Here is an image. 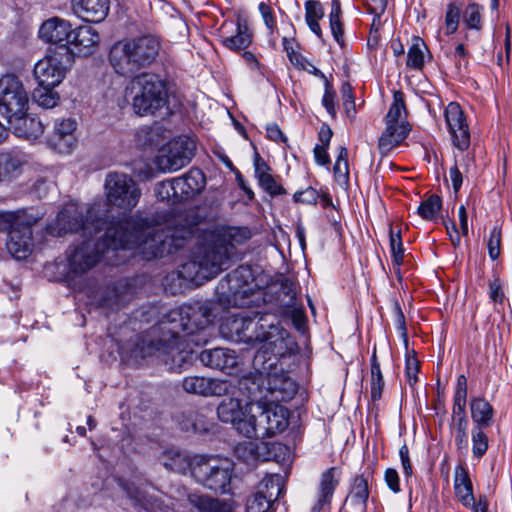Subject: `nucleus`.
Listing matches in <instances>:
<instances>
[{
  "mask_svg": "<svg viewBox=\"0 0 512 512\" xmlns=\"http://www.w3.org/2000/svg\"><path fill=\"white\" fill-rule=\"evenodd\" d=\"M461 9L455 3H449L445 15V26L447 34H453L457 31L460 20Z\"/></svg>",
  "mask_w": 512,
  "mask_h": 512,
  "instance_id": "nucleus-50",
  "label": "nucleus"
},
{
  "mask_svg": "<svg viewBox=\"0 0 512 512\" xmlns=\"http://www.w3.org/2000/svg\"><path fill=\"white\" fill-rule=\"evenodd\" d=\"M95 301L99 307L117 310L121 307V294L117 286H107Z\"/></svg>",
  "mask_w": 512,
  "mask_h": 512,
  "instance_id": "nucleus-45",
  "label": "nucleus"
},
{
  "mask_svg": "<svg viewBox=\"0 0 512 512\" xmlns=\"http://www.w3.org/2000/svg\"><path fill=\"white\" fill-rule=\"evenodd\" d=\"M258 183L260 187L272 197L286 194L285 188L277 183L272 174L261 178L258 180Z\"/></svg>",
  "mask_w": 512,
  "mask_h": 512,
  "instance_id": "nucleus-51",
  "label": "nucleus"
},
{
  "mask_svg": "<svg viewBox=\"0 0 512 512\" xmlns=\"http://www.w3.org/2000/svg\"><path fill=\"white\" fill-rule=\"evenodd\" d=\"M29 97L22 81L14 74L0 78V113L4 117L28 111Z\"/></svg>",
  "mask_w": 512,
  "mask_h": 512,
  "instance_id": "nucleus-13",
  "label": "nucleus"
},
{
  "mask_svg": "<svg viewBox=\"0 0 512 512\" xmlns=\"http://www.w3.org/2000/svg\"><path fill=\"white\" fill-rule=\"evenodd\" d=\"M394 314H395V324L397 330L400 332L401 336L403 337L404 341H408L407 336V328H406V322H405V316L404 313L399 305L398 302L394 303L393 306Z\"/></svg>",
  "mask_w": 512,
  "mask_h": 512,
  "instance_id": "nucleus-59",
  "label": "nucleus"
},
{
  "mask_svg": "<svg viewBox=\"0 0 512 512\" xmlns=\"http://www.w3.org/2000/svg\"><path fill=\"white\" fill-rule=\"evenodd\" d=\"M384 479L387 486L394 492L400 491L399 475L398 472L393 468H388L385 471Z\"/></svg>",
  "mask_w": 512,
  "mask_h": 512,
  "instance_id": "nucleus-64",
  "label": "nucleus"
},
{
  "mask_svg": "<svg viewBox=\"0 0 512 512\" xmlns=\"http://www.w3.org/2000/svg\"><path fill=\"white\" fill-rule=\"evenodd\" d=\"M442 208L441 197L432 194L418 206L417 213L421 218L427 221H433L439 215Z\"/></svg>",
  "mask_w": 512,
  "mask_h": 512,
  "instance_id": "nucleus-44",
  "label": "nucleus"
},
{
  "mask_svg": "<svg viewBox=\"0 0 512 512\" xmlns=\"http://www.w3.org/2000/svg\"><path fill=\"white\" fill-rule=\"evenodd\" d=\"M160 49L159 39L152 35L124 38L110 47L108 61L117 75L133 78L156 62Z\"/></svg>",
  "mask_w": 512,
  "mask_h": 512,
  "instance_id": "nucleus-4",
  "label": "nucleus"
},
{
  "mask_svg": "<svg viewBox=\"0 0 512 512\" xmlns=\"http://www.w3.org/2000/svg\"><path fill=\"white\" fill-rule=\"evenodd\" d=\"M190 282L181 275V266L177 271L168 273L162 282L166 293L177 295L184 292Z\"/></svg>",
  "mask_w": 512,
  "mask_h": 512,
  "instance_id": "nucleus-41",
  "label": "nucleus"
},
{
  "mask_svg": "<svg viewBox=\"0 0 512 512\" xmlns=\"http://www.w3.org/2000/svg\"><path fill=\"white\" fill-rule=\"evenodd\" d=\"M100 34L91 26H80L73 29L70 44L78 49V53L89 55L99 45Z\"/></svg>",
  "mask_w": 512,
  "mask_h": 512,
  "instance_id": "nucleus-32",
  "label": "nucleus"
},
{
  "mask_svg": "<svg viewBox=\"0 0 512 512\" xmlns=\"http://www.w3.org/2000/svg\"><path fill=\"white\" fill-rule=\"evenodd\" d=\"M427 46L419 37H413L412 44L408 50L406 65L413 70H421L425 63Z\"/></svg>",
  "mask_w": 512,
  "mask_h": 512,
  "instance_id": "nucleus-40",
  "label": "nucleus"
},
{
  "mask_svg": "<svg viewBox=\"0 0 512 512\" xmlns=\"http://www.w3.org/2000/svg\"><path fill=\"white\" fill-rule=\"evenodd\" d=\"M191 475L204 488L219 494L231 491L234 471L232 460L217 456H200L191 464Z\"/></svg>",
  "mask_w": 512,
  "mask_h": 512,
  "instance_id": "nucleus-9",
  "label": "nucleus"
},
{
  "mask_svg": "<svg viewBox=\"0 0 512 512\" xmlns=\"http://www.w3.org/2000/svg\"><path fill=\"white\" fill-rule=\"evenodd\" d=\"M253 40V34L245 21L238 20L236 24V34L231 36H221V43L227 49L238 52L248 48Z\"/></svg>",
  "mask_w": 512,
  "mask_h": 512,
  "instance_id": "nucleus-33",
  "label": "nucleus"
},
{
  "mask_svg": "<svg viewBox=\"0 0 512 512\" xmlns=\"http://www.w3.org/2000/svg\"><path fill=\"white\" fill-rule=\"evenodd\" d=\"M266 283L261 266L240 265L218 282L216 301L225 309L259 307L264 300L261 287Z\"/></svg>",
  "mask_w": 512,
  "mask_h": 512,
  "instance_id": "nucleus-3",
  "label": "nucleus"
},
{
  "mask_svg": "<svg viewBox=\"0 0 512 512\" xmlns=\"http://www.w3.org/2000/svg\"><path fill=\"white\" fill-rule=\"evenodd\" d=\"M454 489L456 496L465 507L473 504V487L467 471L459 466L455 470Z\"/></svg>",
  "mask_w": 512,
  "mask_h": 512,
  "instance_id": "nucleus-36",
  "label": "nucleus"
},
{
  "mask_svg": "<svg viewBox=\"0 0 512 512\" xmlns=\"http://www.w3.org/2000/svg\"><path fill=\"white\" fill-rule=\"evenodd\" d=\"M341 470L338 467H330L321 474L318 499L312 507V512H319L326 504L331 502L334 491L340 482Z\"/></svg>",
  "mask_w": 512,
  "mask_h": 512,
  "instance_id": "nucleus-30",
  "label": "nucleus"
},
{
  "mask_svg": "<svg viewBox=\"0 0 512 512\" xmlns=\"http://www.w3.org/2000/svg\"><path fill=\"white\" fill-rule=\"evenodd\" d=\"M260 374L266 375L268 389L272 394L278 393L275 396L276 400L287 401L291 399L297 392V384L287 374L284 373L283 369L280 372L277 371V366L267 369H257Z\"/></svg>",
  "mask_w": 512,
  "mask_h": 512,
  "instance_id": "nucleus-22",
  "label": "nucleus"
},
{
  "mask_svg": "<svg viewBox=\"0 0 512 512\" xmlns=\"http://www.w3.org/2000/svg\"><path fill=\"white\" fill-rule=\"evenodd\" d=\"M97 264L98 258H56L44 265V274L49 280L71 283Z\"/></svg>",
  "mask_w": 512,
  "mask_h": 512,
  "instance_id": "nucleus-16",
  "label": "nucleus"
},
{
  "mask_svg": "<svg viewBox=\"0 0 512 512\" xmlns=\"http://www.w3.org/2000/svg\"><path fill=\"white\" fill-rule=\"evenodd\" d=\"M105 205L94 202L84 207L76 203H67L58 212L56 218L46 225L45 231L53 237H63L67 234L81 233L85 237H91L102 230L105 236L110 238L115 247L116 233L113 222L109 220Z\"/></svg>",
  "mask_w": 512,
  "mask_h": 512,
  "instance_id": "nucleus-2",
  "label": "nucleus"
},
{
  "mask_svg": "<svg viewBox=\"0 0 512 512\" xmlns=\"http://www.w3.org/2000/svg\"><path fill=\"white\" fill-rule=\"evenodd\" d=\"M55 87H45L39 85L34 89L32 97L34 101L41 107L49 109L55 107L60 97L57 92L54 91Z\"/></svg>",
  "mask_w": 512,
  "mask_h": 512,
  "instance_id": "nucleus-42",
  "label": "nucleus"
},
{
  "mask_svg": "<svg viewBox=\"0 0 512 512\" xmlns=\"http://www.w3.org/2000/svg\"><path fill=\"white\" fill-rule=\"evenodd\" d=\"M268 316L259 313L253 316L230 315L220 324V334L229 341L256 346L263 329L268 326Z\"/></svg>",
  "mask_w": 512,
  "mask_h": 512,
  "instance_id": "nucleus-10",
  "label": "nucleus"
},
{
  "mask_svg": "<svg viewBox=\"0 0 512 512\" xmlns=\"http://www.w3.org/2000/svg\"><path fill=\"white\" fill-rule=\"evenodd\" d=\"M463 20L469 29L479 30L481 28L480 6L476 3L469 4L464 11Z\"/></svg>",
  "mask_w": 512,
  "mask_h": 512,
  "instance_id": "nucleus-49",
  "label": "nucleus"
},
{
  "mask_svg": "<svg viewBox=\"0 0 512 512\" xmlns=\"http://www.w3.org/2000/svg\"><path fill=\"white\" fill-rule=\"evenodd\" d=\"M452 429L455 433V443L459 449L467 446V427L468 420L452 421Z\"/></svg>",
  "mask_w": 512,
  "mask_h": 512,
  "instance_id": "nucleus-54",
  "label": "nucleus"
},
{
  "mask_svg": "<svg viewBox=\"0 0 512 512\" xmlns=\"http://www.w3.org/2000/svg\"><path fill=\"white\" fill-rule=\"evenodd\" d=\"M221 237L231 246L243 244L252 237L251 230L247 226H228L221 230Z\"/></svg>",
  "mask_w": 512,
  "mask_h": 512,
  "instance_id": "nucleus-43",
  "label": "nucleus"
},
{
  "mask_svg": "<svg viewBox=\"0 0 512 512\" xmlns=\"http://www.w3.org/2000/svg\"><path fill=\"white\" fill-rule=\"evenodd\" d=\"M27 162V156L21 151L11 150L0 153V183L18 178Z\"/></svg>",
  "mask_w": 512,
  "mask_h": 512,
  "instance_id": "nucleus-29",
  "label": "nucleus"
},
{
  "mask_svg": "<svg viewBox=\"0 0 512 512\" xmlns=\"http://www.w3.org/2000/svg\"><path fill=\"white\" fill-rule=\"evenodd\" d=\"M104 190L106 203H101L105 205L109 220L113 222V232L117 231L115 248L124 247L128 242V234L123 230L125 223L123 221L115 222L111 219L109 207H117L124 213H130L140 200L141 189L131 176L124 173L110 172L106 176Z\"/></svg>",
  "mask_w": 512,
  "mask_h": 512,
  "instance_id": "nucleus-5",
  "label": "nucleus"
},
{
  "mask_svg": "<svg viewBox=\"0 0 512 512\" xmlns=\"http://www.w3.org/2000/svg\"><path fill=\"white\" fill-rule=\"evenodd\" d=\"M155 194L157 198L161 201H168L172 203H178V191L176 190V182L175 179H169L157 183L155 187Z\"/></svg>",
  "mask_w": 512,
  "mask_h": 512,
  "instance_id": "nucleus-46",
  "label": "nucleus"
},
{
  "mask_svg": "<svg viewBox=\"0 0 512 512\" xmlns=\"http://www.w3.org/2000/svg\"><path fill=\"white\" fill-rule=\"evenodd\" d=\"M283 491V478L279 474L266 476L247 498L246 512H269Z\"/></svg>",
  "mask_w": 512,
  "mask_h": 512,
  "instance_id": "nucleus-18",
  "label": "nucleus"
},
{
  "mask_svg": "<svg viewBox=\"0 0 512 512\" xmlns=\"http://www.w3.org/2000/svg\"><path fill=\"white\" fill-rule=\"evenodd\" d=\"M243 407L239 399L225 398L217 407V415L221 422L230 423L232 426L240 416H243Z\"/></svg>",
  "mask_w": 512,
  "mask_h": 512,
  "instance_id": "nucleus-39",
  "label": "nucleus"
},
{
  "mask_svg": "<svg viewBox=\"0 0 512 512\" xmlns=\"http://www.w3.org/2000/svg\"><path fill=\"white\" fill-rule=\"evenodd\" d=\"M269 416H264L263 406L259 401L255 403V423L257 429V438H270L267 421Z\"/></svg>",
  "mask_w": 512,
  "mask_h": 512,
  "instance_id": "nucleus-48",
  "label": "nucleus"
},
{
  "mask_svg": "<svg viewBox=\"0 0 512 512\" xmlns=\"http://www.w3.org/2000/svg\"><path fill=\"white\" fill-rule=\"evenodd\" d=\"M33 209H22L0 215V229L7 231L6 248L11 256H29L34 246L33 226L40 220Z\"/></svg>",
  "mask_w": 512,
  "mask_h": 512,
  "instance_id": "nucleus-8",
  "label": "nucleus"
},
{
  "mask_svg": "<svg viewBox=\"0 0 512 512\" xmlns=\"http://www.w3.org/2000/svg\"><path fill=\"white\" fill-rule=\"evenodd\" d=\"M419 371V361L413 356L406 358V375L410 385L417 381V373Z\"/></svg>",
  "mask_w": 512,
  "mask_h": 512,
  "instance_id": "nucleus-61",
  "label": "nucleus"
},
{
  "mask_svg": "<svg viewBox=\"0 0 512 512\" xmlns=\"http://www.w3.org/2000/svg\"><path fill=\"white\" fill-rule=\"evenodd\" d=\"M368 498V479L364 477V475L356 476L351 485L346 502H350L353 506L359 508V510L363 512L367 508Z\"/></svg>",
  "mask_w": 512,
  "mask_h": 512,
  "instance_id": "nucleus-37",
  "label": "nucleus"
},
{
  "mask_svg": "<svg viewBox=\"0 0 512 512\" xmlns=\"http://www.w3.org/2000/svg\"><path fill=\"white\" fill-rule=\"evenodd\" d=\"M402 112H406L404 95L394 91L393 102L385 117L386 129L378 140V149L382 155H387L407 138L411 126L407 120H401Z\"/></svg>",
  "mask_w": 512,
  "mask_h": 512,
  "instance_id": "nucleus-11",
  "label": "nucleus"
},
{
  "mask_svg": "<svg viewBox=\"0 0 512 512\" xmlns=\"http://www.w3.org/2000/svg\"><path fill=\"white\" fill-rule=\"evenodd\" d=\"M128 498L138 512H170L171 509L165 505L159 498L146 494L134 484H125L123 486Z\"/></svg>",
  "mask_w": 512,
  "mask_h": 512,
  "instance_id": "nucleus-28",
  "label": "nucleus"
},
{
  "mask_svg": "<svg viewBox=\"0 0 512 512\" xmlns=\"http://www.w3.org/2000/svg\"><path fill=\"white\" fill-rule=\"evenodd\" d=\"M76 128L77 123L72 118L56 120L53 131L47 138V144L58 153H70L76 145Z\"/></svg>",
  "mask_w": 512,
  "mask_h": 512,
  "instance_id": "nucleus-20",
  "label": "nucleus"
},
{
  "mask_svg": "<svg viewBox=\"0 0 512 512\" xmlns=\"http://www.w3.org/2000/svg\"><path fill=\"white\" fill-rule=\"evenodd\" d=\"M74 13L87 22L100 23L108 15L110 0H71Z\"/></svg>",
  "mask_w": 512,
  "mask_h": 512,
  "instance_id": "nucleus-26",
  "label": "nucleus"
},
{
  "mask_svg": "<svg viewBox=\"0 0 512 512\" xmlns=\"http://www.w3.org/2000/svg\"><path fill=\"white\" fill-rule=\"evenodd\" d=\"M182 387L187 393L202 396H220L227 392L226 382L200 376L185 377L182 381Z\"/></svg>",
  "mask_w": 512,
  "mask_h": 512,
  "instance_id": "nucleus-27",
  "label": "nucleus"
},
{
  "mask_svg": "<svg viewBox=\"0 0 512 512\" xmlns=\"http://www.w3.org/2000/svg\"><path fill=\"white\" fill-rule=\"evenodd\" d=\"M174 179L180 202L194 198L201 193L206 185V177L198 168H191L183 176Z\"/></svg>",
  "mask_w": 512,
  "mask_h": 512,
  "instance_id": "nucleus-25",
  "label": "nucleus"
},
{
  "mask_svg": "<svg viewBox=\"0 0 512 512\" xmlns=\"http://www.w3.org/2000/svg\"><path fill=\"white\" fill-rule=\"evenodd\" d=\"M254 171L255 177L257 180L265 177L266 175H270L271 168L270 166L263 160L258 152H255L254 155Z\"/></svg>",
  "mask_w": 512,
  "mask_h": 512,
  "instance_id": "nucleus-60",
  "label": "nucleus"
},
{
  "mask_svg": "<svg viewBox=\"0 0 512 512\" xmlns=\"http://www.w3.org/2000/svg\"><path fill=\"white\" fill-rule=\"evenodd\" d=\"M268 316V326L260 335L259 344H262L256 352L253 365L256 369L267 371L277 366L280 358L296 352L297 344L291 334L283 328L275 319Z\"/></svg>",
  "mask_w": 512,
  "mask_h": 512,
  "instance_id": "nucleus-7",
  "label": "nucleus"
},
{
  "mask_svg": "<svg viewBox=\"0 0 512 512\" xmlns=\"http://www.w3.org/2000/svg\"><path fill=\"white\" fill-rule=\"evenodd\" d=\"M232 258H188L181 264V275L191 284L200 286L231 266Z\"/></svg>",
  "mask_w": 512,
  "mask_h": 512,
  "instance_id": "nucleus-14",
  "label": "nucleus"
},
{
  "mask_svg": "<svg viewBox=\"0 0 512 512\" xmlns=\"http://www.w3.org/2000/svg\"><path fill=\"white\" fill-rule=\"evenodd\" d=\"M319 198V193L313 187H307L305 190L294 193L293 200L296 203L303 204H316Z\"/></svg>",
  "mask_w": 512,
  "mask_h": 512,
  "instance_id": "nucleus-56",
  "label": "nucleus"
},
{
  "mask_svg": "<svg viewBox=\"0 0 512 512\" xmlns=\"http://www.w3.org/2000/svg\"><path fill=\"white\" fill-rule=\"evenodd\" d=\"M203 415H200L197 412L191 411L188 415L187 422H182V428L186 431L192 430L194 432H202L206 431L207 428L204 426V423L201 421Z\"/></svg>",
  "mask_w": 512,
  "mask_h": 512,
  "instance_id": "nucleus-57",
  "label": "nucleus"
},
{
  "mask_svg": "<svg viewBox=\"0 0 512 512\" xmlns=\"http://www.w3.org/2000/svg\"><path fill=\"white\" fill-rule=\"evenodd\" d=\"M501 231L499 228L494 227L489 236L487 243L489 256H500L501 250Z\"/></svg>",
  "mask_w": 512,
  "mask_h": 512,
  "instance_id": "nucleus-58",
  "label": "nucleus"
},
{
  "mask_svg": "<svg viewBox=\"0 0 512 512\" xmlns=\"http://www.w3.org/2000/svg\"><path fill=\"white\" fill-rule=\"evenodd\" d=\"M325 91L322 98V104L325 107L326 111L331 115L332 118L336 117V108H335V98L336 93L333 89L332 84L329 81H326L324 84Z\"/></svg>",
  "mask_w": 512,
  "mask_h": 512,
  "instance_id": "nucleus-55",
  "label": "nucleus"
},
{
  "mask_svg": "<svg viewBox=\"0 0 512 512\" xmlns=\"http://www.w3.org/2000/svg\"><path fill=\"white\" fill-rule=\"evenodd\" d=\"M265 276L267 283L261 287L264 293L262 304L270 303L283 311L294 307L297 295L296 284L283 275L273 278L265 272Z\"/></svg>",
  "mask_w": 512,
  "mask_h": 512,
  "instance_id": "nucleus-17",
  "label": "nucleus"
},
{
  "mask_svg": "<svg viewBox=\"0 0 512 512\" xmlns=\"http://www.w3.org/2000/svg\"><path fill=\"white\" fill-rule=\"evenodd\" d=\"M74 59V52L62 47L60 50L50 51L48 55L39 60L33 70L39 85L56 87L65 78L68 67Z\"/></svg>",
  "mask_w": 512,
  "mask_h": 512,
  "instance_id": "nucleus-12",
  "label": "nucleus"
},
{
  "mask_svg": "<svg viewBox=\"0 0 512 512\" xmlns=\"http://www.w3.org/2000/svg\"><path fill=\"white\" fill-rule=\"evenodd\" d=\"M483 429L481 427L472 429V453L475 458H481L488 449V436Z\"/></svg>",
  "mask_w": 512,
  "mask_h": 512,
  "instance_id": "nucleus-47",
  "label": "nucleus"
},
{
  "mask_svg": "<svg viewBox=\"0 0 512 512\" xmlns=\"http://www.w3.org/2000/svg\"><path fill=\"white\" fill-rule=\"evenodd\" d=\"M489 297L495 303H502L504 300V293L499 278H495L489 285Z\"/></svg>",
  "mask_w": 512,
  "mask_h": 512,
  "instance_id": "nucleus-63",
  "label": "nucleus"
},
{
  "mask_svg": "<svg viewBox=\"0 0 512 512\" xmlns=\"http://www.w3.org/2000/svg\"><path fill=\"white\" fill-rule=\"evenodd\" d=\"M264 416H269L267 421L270 437L283 432L288 426V409L278 405L269 404L263 406Z\"/></svg>",
  "mask_w": 512,
  "mask_h": 512,
  "instance_id": "nucleus-34",
  "label": "nucleus"
},
{
  "mask_svg": "<svg viewBox=\"0 0 512 512\" xmlns=\"http://www.w3.org/2000/svg\"><path fill=\"white\" fill-rule=\"evenodd\" d=\"M72 33L71 24L58 17L46 20L39 29V37L47 43L55 44L54 50L64 47L68 51H73L69 46Z\"/></svg>",
  "mask_w": 512,
  "mask_h": 512,
  "instance_id": "nucleus-21",
  "label": "nucleus"
},
{
  "mask_svg": "<svg viewBox=\"0 0 512 512\" xmlns=\"http://www.w3.org/2000/svg\"><path fill=\"white\" fill-rule=\"evenodd\" d=\"M366 7L371 14H374V20H379L386 10L387 0H366Z\"/></svg>",
  "mask_w": 512,
  "mask_h": 512,
  "instance_id": "nucleus-62",
  "label": "nucleus"
},
{
  "mask_svg": "<svg viewBox=\"0 0 512 512\" xmlns=\"http://www.w3.org/2000/svg\"><path fill=\"white\" fill-rule=\"evenodd\" d=\"M198 358L203 365L227 373L237 366L235 351L228 348L206 349L198 355Z\"/></svg>",
  "mask_w": 512,
  "mask_h": 512,
  "instance_id": "nucleus-24",
  "label": "nucleus"
},
{
  "mask_svg": "<svg viewBox=\"0 0 512 512\" xmlns=\"http://www.w3.org/2000/svg\"><path fill=\"white\" fill-rule=\"evenodd\" d=\"M187 501L198 512H234L232 504L220 498L202 493H189Z\"/></svg>",
  "mask_w": 512,
  "mask_h": 512,
  "instance_id": "nucleus-31",
  "label": "nucleus"
},
{
  "mask_svg": "<svg viewBox=\"0 0 512 512\" xmlns=\"http://www.w3.org/2000/svg\"><path fill=\"white\" fill-rule=\"evenodd\" d=\"M471 418L475 427L487 428L493 424L494 409L484 398H472L470 401Z\"/></svg>",
  "mask_w": 512,
  "mask_h": 512,
  "instance_id": "nucleus-35",
  "label": "nucleus"
},
{
  "mask_svg": "<svg viewBox=\"0 0 512 512\" xmlns=\"http://www.w3.org/2000/svg\"><path fill=\"white\" fill-rule=\"evenodd\" d=\"M250 402L246 404L249 406V414L243 411V416H240L235 422L233 427L238 431L239 434L247 438H257V429L254 425L255 421V403L257 401L256 396L249 395Z\"/></svg>",
  "mask_w": 512,
  "mask_h": 512,
  "instance_id": "nucleus-38",
  "label": "nucleus"
},
{
  "mask_svg": "<svg viewBox=\"0 0 512 512\" xmlns=\"http://www.w3.org/2000/svg\"><path fill=\"white\" fill-rule=\"evenodd\" d=\"M444 116L453 145L460 151L467 150L470 146V131L461 106L450 102L445 108Z\"/></svg>",
  "mask_w": 512,
  "mask_h": 512,
  "instance_id": "nucleus-19",
  "label": "nucleus"
},
{
  "mask_svg": "<svg viewBox=\"0 0 512 512\" xmlns=\"http://www.w3.org/2000/svg\"><path fill=\"white\" fill-rule=\"evenodd\" d=\"M211 322L212 312L205 304L171 309L150 331L138 336L132 354L141 358L156 355L169 371L181 372L193 360L192 349L181 348L182 345L206 344Z\"/></svg>",
  "mask_w": 512,
  "mask_h": 512,
  "instance_id": "nucleus-1",
  "label": "nucleus"
},
{
  "mask_svg": "<svg viewBox=\"0 0 512 512\" xmlns=\"http://www.w3.org/2000/svg\"><path fill=\"white\" fill-rule=\"evenodd\" d=\"M384 379L380 368L374 367L371 372V399L372 401H378L382 397V391L384 389Z\"/></svg>",
  "mask_w": 512,
  "mask_h": 512,
  "instance_id": "nucleus-52",
  "label": "nucleus"
},
{
  "mask_svg": "<svg viewBox=\"0 0 512 512\" xmlns=\"http://www.w3.org/2000/svg\"><path fill=\"white\" fill-rule=\"evenodd\" d=\"M9 129L20 138L35 140L44 132L42 121L25 111L22 115H10L6 117Z\"/></svg>",
  "mask_w": 512,
  "mask_h": 512,
  "instance_id": "nucleus-23",
  "label": "nucleus"
},
{
  "mask_svg": "<svg viewBox=\"0 0 512 512\" xmlns=\"http://www.w3.org/2000/svg\"><path fill=\"white\" fill-rule=\"evenodd\" d=\"M126 90L130 91L132 110L138 116H153L168 105L167 83L159 74L140 73Z\"/></svg>",
  "mask_w": 512,
  "mask_h": 512,
  "instance_id": "nucleus-6",
  "label": "nucleus"
},
{
  "mask_svg": "<svg viewBox=\"0 0 512 512\" xmlns=\"http://www.w3.org/2000/svg\"><path fill=\"white\" fill-rule=\"evenodd\" d=\"M305 7V20L308 21H319L324 15L323 5L316 0H308L304 4Z\"/></svg>",
  "mask_w": 512,
  "mask_h": 512,
  "instance_id": "nucleus-53",
  "label": "nucleus"
},
{
  "mask_svg": "<svg viewBox=\"0 0 512 512\" xmlns=\"http://www.w3.org/2000/svg\"><path fill=\"white\" fill-rule=\"evenodd\" d=\"M196 150V143L187 136L173 139L167 147L157 156L156 164L162 171H177L188 165Z\"/></svg>",
  "mask_w": 512,
  "mask_h": 512,
  "instance_id": "nucleus-15",
  "label": "nucleus"
}]
</instances>
